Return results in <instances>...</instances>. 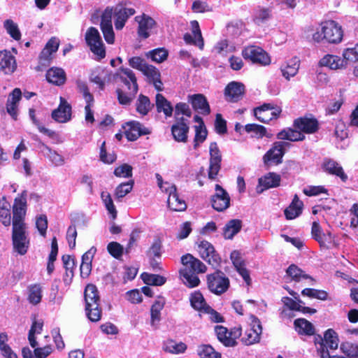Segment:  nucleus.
I'll return each mask as SVG.
<instances>
[{
	"mask_svg": "<svg viewBox=\"0 0 358 358\" xmlns=\"http://www.w3.org/2000/svg\"><path fill=\"white\" fill-rule=\"evenodd\" d=\"M244 91L245 87L242 83L233 81L225 87L224 94L227 99L236 102L243 96Z\"/></svg>",
	"mask_w": 358,
	"mask_h": 358,
	"instance_id": "obj_28",
	"label": "nucleus"
},
{
	"mask_svg": "<svg viewBox=\"0 0 358 358\" xmlns=\"http://www.w3.org/2000/svg\"><path fill=\"white\" fill-rule=\"evenodd\" d=\"M101 198L108 213L112 215L113 218L115 219L117 216V210L113 204L110 193L108 192H102L101 194Z\"/></svg>",
	"mask_w": 358,
	"mask_h": 358,
	"instance_id": "obj_57",
	"label": "nucleus"
},
{
	"mask_svg": "<svg viewBox=\"0 0 358 358\" xmlns=\"http://www.w3.org/2000/svg\"><path fill=\"white\" fill-rule=\"evenodd\" d=\"M101 30L105 41L108 44H113L115 41V34L112 24V10L106 8L101 15Z\"/></svg>",
	"mask_w": 358,
	"mask_h": 358,
	"instance_id": "obj_11",
	"label": "nucleus"
},
{
	"mask_svg": "<svg viewBox=\"0 0 358 358\" xmlns=\"http://www.w3.org/2000/svg\"><path fill=\"white\" fill-rule=\"evenodd\" d=\"M322 168L326 173L339 177L343 182L347 181L348 176L337 162L331 159H325L322 164Z\"/></svg>",
	"mask_w": 358,
	"mask_h": 358,
	"instance_id": "obj_27",
	"label": "nucleus"
},
{
	"mask_svg": "<svg viewBox=\"0 0 358 358\" xmlns=\"http://www.w3.org/2000/svg\"><path fill=\"white\" fill-rule=\"evenodd\" d=\"M128 129L125 131L127 138L130 141H136L141 135H146L150 133L149 129L145 127L137 121H131L127 123Z\"/></svg>",
	"mask_w": 358,
	"mask_h": 358,
	"instance_id": "obj_23",
	"label": "nucleus"
},
{
	"mask_svg": "<svg viewBox=\"0 0 358 358\" xmlns=\"http://www.w3.org/2000/svg\"><path fill=\"white\" fill-rule=\"evenodd\" d=\"M341 351L348 357H358V344L345 342L341 345Z\"/></svg>",
	"mask_w": 358,
	"mask_h": 358,
	"instance_id": "obj_59",
	"label": "nucleus"
},
{
	"mask_svg": "<svg viewBox=\"0 0 358 358\" xmlns=\"http://www.w3.org/2000/svg\"><path fill=\"white\" fill-rule=\"evenodd\" d=\"M96 249L92 248L82 256V262L80 264V275L82 278H87L90 274L92 270V261Z\"/></svg>",
	"mask_w": 358,
	"mask_h": 358,
	"instance_id": "obj_33",
	"label": "nucleus"
},
{
	"mask_svg": "<svg viewBox=\"0 0 358 358\" xmlns=\"http://www.w3.org/2000/svg\"><path fill=\"white\" fill-rule=\"evenodd\" d=\"M342 56L343 59L346 61L348 66L349 62H356L358 61V44H355L352 47L347 48L343 50Z\"/></svg>",
	"mask_w": 358,
	"mask_h": 358,
	"instance_id": "obj_52",
	"label": "nucleus"
},
{
	"mask_svg": "<svg viewBox=\"0 0 358 358\" xmlns=\"http://www.w3.org/2000/svg\"><path fill=\"white\" fill-rule=\"evenodd\" d=\"M107 250L109 254L115 259H120L124 252V248L117 242H110L107 245Z\"/></svg>",
	"mask_w": 358,
	"mask_h": 358,
	"instance_id": "obj_61",
	"label": "nucleus"
},
{
	"mask_svg": "<svg viewBox=\"0 0 358 358\" xmlns=\"http://www.w3.org/2000/svg\"><path fill=\"white\" fill-rule=\"evenodd\" d=\"M187 345L182 342H176L173 340H168L164 343L163 349L171 354H182L187 350Z\"/></svg>",
	"mask_w": 358,
	"mask_h": 358,
	"instance_id": "obj_40",
	"label": "nucleus"
},
{
	"mask_svg": "<svg viewBox=\"0 0 358 358\" xmlns=\"http://www.w3.org/2000/svg\"><path fill=\"white\" fill-rule=\"evenodd\" d=\"M85 39L90 50L99 59L105 57L106 50L104 44L96 28L94 27H90L85 33Z\"/></svg>",
	"mask_w": 358,
	"mask_h": 358,
	"instance_id": "obj_5",
	"label": "nucleus"
},
{
	"mask_svg": "<svg viewBox=\"0 0 358 358\" xmlns=\"http://www.w3.org/2000/svg\"><path fill=\"white\" fill-rule=\"evenodd\" d=\"M197 354L201 358H221V354L216 352L210 345H201L198 346Z\"/></svg>",
	"mask_w": 358,
	"mask_h": 358,
	"instance_id": "obj_47",
	"label": "nucleus"
},
{
	"mask_svg": "<svg viewBox=\"0 0 358 358\" xmlns=\"http://www.w3.org/2000/svg\"><path fill=\"white\" fill-rule=\"evenodd\" d=\"M155 105L158 113H163L166 117L172 116L173 108L171 103L162 94H156Z\"/></svg>",
	"mask_w": 358,
	"mask_h": 358,
	"instance_id": "obj_34",
	"label": "nucleus"
},
{
	"mask_svg": "<svg viewBox=\"0 0 358 358\" xmlns=\"http://www.w3.org/2000/svg\"><path fill=\"white\" fill-rule=\"evenodd\" d=\"M287 273L294 280L300 281L301 279H310L313 278L308 275L304 273L302 270L298 268L294 264H292L287 269Z\"/></svg>",
	"mask_w": 358,
	"mask_h": 358,
	"instance_id": "obj_56",
	"label": "nucleus"
},
{
	"mask_svg": "<svg viewBox=\"0 0 358 358\" xmlns=\"http://www.w3.org/2000/svg\"><path fill=\"white\" fill-rule=\"evenodd\" d=\"M280 176L273 172H270L258 180V185L256 187V192L262 194L264 190L278 187L280 182Z\"/></svg>",
	"mask_w": 358,
	"mask_h": 358,
	"instance_id": "obj_17",
	"label": "nucleus"
},
{
	"mask_svg": "<svg viewBox=\"0 0 358 358\" xmlns=\"http://www.w3.org/2000/svg\"><path fill=\"white\" fill-rule=\"evenodd\" d=\"M278 139L290 141H303L305 136L298 129L287 128L279 132L277 135Z\"/></svg>",
	"mask_w": 358,
	"mask_h": 358,
	"instance_id": "obj_38",
	"label": "nucleus"
},
{
	"mask_svg": "<svg viewBox=\"0 0 358 358\" xmlns=\"http://www.w3.org/2000/svg\"><path fill=\"white\" fill-rule=\"evenodd\" d=\"M296 331L301 335L313 336L315 335V327L313 324L303 318H299L294 320V322Z\"/></svg>",
	"mask_w": 358,
	"mask_h": 358,
	"instance_id": "obj_36",
	"label": "nucleus"
},
{
	"mask_svg": "<svg viewBox=\"0 0 358 358\" xmlns=\"http://www.w3.org/2000/svg\"><path fill=\"white\" fill-rule=\"evenodd\" d=\"M286 143L282 141L275 142L273 146L263 156V162L267 166L282 163L285 155L284 146Z\"/></svg>",
	"mask_w": 358,
	"mask_h": 358,
	"instance_id": "obj_9",
	"label": "nucleus"
},
{
	"mask_svg": "<svg viewBox=\"0 0 358 358\" xmlns=\"http://www.w3.org/2000/svg\"><path fill=\"white\" fill-rule=\"evenodd\" d=\"M84 294L86 315L88 319L92 322L99 321L101 317V310L96 287L92 284L87 285Z\"/></svg>",
	"mask_w": 358,
	"mask_h": 358,
	"instance_id": "obj_2",
	"label": "nucleus"
},
{
	"mask_svg": "<svg viewBox=\"0 0 358 358\" xmlns=\"http://www.w3.org/2000/svg\"><path fill=\"white\" fill-rule=\"evenodd\" d=\"M198 252L200 257L213 267L218 266L221 262V257L214 246L207 241H201L198 243Z\"/></svg>",
	"mask_w": 358,
	"mask_h": 358,
	"instance_id": "obj_7",
	"label": "nucleus"
},
{
	"mask_svg": "<svg viewBox=\"0 0 358 358\" xmlns=\"http://www.w3.org/2000/svg\"><path fill=\"white\" fill-rule=\"evenodd\" d=\"M262 334L254 329H247L241 338V341L246 345H250L258 343Z\"/></svg>",
	"mask_w": 358,
	"mask_h": 358,
	"instance_id": "obj_55",
	"label": "nucleus"
},
{
	"mask_svg": "<svg viewBox=\"0 0 358 358\" xmlns=\"http://www.w3.org/2000/svg\"><path fill=\"white\" fill-rule=\"evenodd\" d=\"M165 304V300L164 298H159L155 301L154 304L152 306L150 309L151 315V325L155 329L157 328L156 323L159 322L161 319V310L163 309Z\"/></svg>",
	"mask_w": 358,
	"mask_h": 358,
	"instance_id": "obj_39",
	"label": "nucleus"
},
{
	"mask_svg": "<svg viewBox=\"0 0 358 358\" xmlns=\"http://www.w3.org/2000/svg\"><path fill=\"white\" fill-rule=\"evenodd\" d=\"M242 227V222L240 220L234 219L229 221L224 227L223 235L226 239H231L238 234Z\"/></svg>",
	"mask_w": 358,
	"mask_h": 358,
	"instance_id": "obj_37",
	"label": "nucleus"
},
{
	"mask_svg": "<svg viewBox=\"0 0 358 358\" xmlns=\"http://www.w3.org/2000/svg\"><path fill=\"white\" fill-rule=\"evenodd\" d=\"M209 152L210 157L208 178L211 180H214L220 170L222 162L221 152L218 148L217 143L213 142L210 144Z\"/></svg>",
	"mask_w": 358,
	"mask_h": 358,
	"instance_id": "obj_12",
	"label": "nucleus"
},
{
	"mask_svg": "<svg viewBox=\"0 0 358 358\" xmlns=\"http://www.w3.org/2000/svg\"><path fill=\"white\" fill-rule=\"evenodd\" d=\"M271 17V8L259 7L255 11L254 20L257 24H261L266 22Z\"/></svg>",
	"mask_w": 358,
	"mask_h": 358,
	"instance_id": "obj_50",
	"label": "nucleus"
},
{
	"mask_svg": "<svg viewBox=\"0 0 358 358\" xmlns=\"http://www.w3.org/2000/svg\"><path fill=\"white\" fill-rule=\"evenodd\" d=\"M242 55L245 59H249L252 63L263 66L268 65L271 63L268 55L259 47H247L243 50Z\"/></svg>",
	"mask_w": 358,
	"mask_h": 358,
	"instance_id": "obj_10",
	"label": "nucleus"
},
{
	"mask_svg": "<svg viewBox=\"0 0 358 358\" xmlns=\"http://www.w3.org/2000/svg\"><path fill=\"white\" fill-rule=\"evenodd\" d=\"M107 8L112 10V16H115V27L117 30H121L129 17L136 13L134 8H127L123 3H118L114 7L108 6Z\"/></svg>",
	"mask_w": 358,
	"mask_h": 358,
	"instance_id": "obj_8",
	"label": "nucleus"
},
{
	"mask_svg": "<svg viewBox=\"0 0 358 358\" xmlns=\"http://www.w3.org/2000/svg\"><path fill=\"white\" fill-rule=\"evenodd\" d=\"M148 78L152 80H156L160 78V73L158 69L152 65L146 64L141 71Z\"/></svg>",
	"mask_w": 358,
	"mask_h": 358,
	"instance_id": "obj_63",
	"label": "nucleus"
},
{
	"mask_svg": "<svg viewBox=\"0 0 358 358\" xmlns=\"http://www.w3.org/2000/svg\"><path fill=\"white\" fill-rule=\"evenodd\" d=\"M206 280L208 289L216 295H220L226 292L229 287V279L220 270L208 274Z\"/></svg>",
	"mask_w": 358,
	"mask_h": 358,
	"instance_id": "obj_4",
	"label": "nucleus"
},
{
	"mask_svg": "<svg viewBox=\"0 0 358 358\" xmlns=\"http://www.w3.org/2000/svg\"><path fill=\"white\" fill-rule=\"evenodd\" d=\"M0 221L6 227L9 226L11 222L10 204L5 197L0 200Z\"/></svg>",
	"mask_w": 358,
	"mask_h": 358,
	"instance_id": "obj_42",
	"label": "nucleus"
},
{
	"mask_svg": "<svg viewBox=\"0 0 358 358\" xmlns=\"http://www.w3.org/2000/svg\"><path fill=\"white\" fill-rule=\"evenodd\" d=\"M141 278L145 284L153 286L163 285L166 281V278L162 275L148 273H142Z\"/></svg>",
	"mask_w": 358,
	"mask_h": 358,
	"instance_id": "obj_49",
	"label": "nucleus"
},
{
	"mask_svg": "<svg viewBox=\"0 0 358 358\" xmlns=\"http://www.w3.org/2000/svg\"><path fill=\"white\" fill-rule=\"evenodd\" d=\"M189 121L183 117H176V123L171 127L173 138L178 142L185 143L189 132Z\"/></svg>",
	"mask_w": 358,
	"mask_h": 358,
	"instance_id": "obj_15",
	"label": "nucleus"
},
{
	"mask_svg": "<svg viewBox=\"0 0 358 358\" xmlns=\"http://www.w3.org/2000/svg\"><path fill=\"white\" fill-rule=\"evenodd\" d=\"M180 275L183 283L189 287H196L200 283L197 273H191L187 269H180Z\"/></svg>",
	"mask_w": 358,
	"mask_h": 358,
	"instance_id": "obj_45",
	"label": "nucleus"
},
{
	"mask_svg": "<svg viewBox=\"0 0 358 358\" xmlns=\"http://www.w3.org/2000/svg\"><path fill=\"white\" fill-rule=\"evenodd\" d=\"M41 297V288L38 285H34L29 288V301L31 303H38Z\"/></svg>",
	"mask_w": 358,
	"mask_h": 358,
	"instance_id": "obj_62",
	"label": "nucleus"
},
{
	"mask_svg": "<svg viewBox=\"0 0 358 358\" xmlns=\"http://www.w3.org/2000/svg\"><path fill=\"white\" fill-rule=\"evenodd\" d=\"M299 68V61L297 59H293L289 61L285 65L281 66L282 76L289 80L291 77L294 76Z\"/></svg>",
	"mask_w": 358,
	"mask_h": 358,
	"instance_id": "obj_43",
	"label": "nucleus"
},
{
	"mask_svg": "<svg viewBox=\"0 0 358 358\" xmlns=\"http://www.w3.org/2000/svg\"><path fill=\"white\" fill-rule=\"evenodd\" d=\"M7 33L15 40L18 41L21 38V33L18 26L12 20H6L3 24Z\"/></svg>",
	"mask_w": 358,
	"mask_h": 358,
	"instance_id": "obj_54",
	"label": "nucleus"
},
{
	"mask_svg": "<svg viewBox=\"0 0 358 358\" xmlns=\"http://www.w3.org/2000/svg\"><path fill=\"white\" fill-rule=\"evenodd\" d=\"M192 306L197 310L208 312L210 307L208 306L204 300L203 295L200 292H194L190 297Z\"/></svg>",
	"mask_w": 358,
	"mask_h": 358,
	"instance_id": "obj_44",
	"label": "nucleus"
},
{
	"mask_svg": "<svg viewBox=\"0 0 358 358\" xmlns=\"http://www.w3.org/2000/svg\"><path fill=\"white\" fill-rule=\"evenodd\" d=\"M52 117L59 123H65L71 120V106L63 97H60V103L58 108L52 113Z\"/></svg>",
	"mask_w": 358,
	"mask_h": 358,
	"instance_id": "obj_18",
	"label": "nucleus"
},
{
	"mask_svg": "<svg viewBox=\"0 0 358 358\" xmlns=\"http://www.w3.org/2000/svg\"><path fill=\"white\" fill-rule=\"evenodd\" d=\"M135 20L138 24V34L139 37L144 39L148 38L150 35L151 29L155 24V20L145 14L135 17Z\"/></svg>",
	"mask_w": 358,
	"mask_h": 358,
	"instance_id": "obj_21",
	"label": "nucleus"
},
{
	"mask_svg": "<svg viewBox=\"0 0 358 358\" xmlns=\"http://www.w3.org/2000/svg\"><path fill=\"white\" fill-rule=\"evenodd\" d=\"M77 87L80 93L83 94V96L86 103H94V97L90 92L89 88L85 82L80 80L76 81Z\"/></svg>",
	"mask_w": 358,
	"mask_h": 358,
	"instance_id": "obj_60",
	"label": "nucleus"
},
{
	"mask_svg": "<svg viewBox=\"0 0 358 358\" xmlns=\"http://www.w3.org/2000/svg\"><path fill=\"white\" fill-rule=\"evenodd\" d=\"M27 192L23 191L22 194L14 200L13 206V226H26L24 217L27 212Z\"/></svg>",
	"mask_w": 358,
	"mask_h": 358,
	"instance_id": "obj_6",
	"label": "nucleus"
},
{
	"mask_svg": "<svg viewBox=\"0 0 358 358\" xmlns=\"http://www.w3.org/2000/svg\"><path fill=\"white\" fill-rule=\"evenodd\" d=\"M17 69L15 57L8 50L0 51V71L5 74H11Z\"/></svg>",
	"mask_w": 358,
	"mask_h": 358,
	"instance_id": "obj_20",
	"label": "nucleus"
},
{
	"mask_svg": "<svg viewBox=\"0 0 358 358\" xmlns=\"http://www.w3.org/2000/svg\"><path fill=\"white\" fill-rule=\"evenodd\" d=\"M39 149L43 156L49 159L55 166H62L64 164V159L62 156L56 151L52 150L48 145L40 143Z\"/></svg>",
	"mask_w": 358,
	"mask_h": 358,
	"instance_id": "obj_35",
	"label": "nucleus"
},
{
	"mask_svg": "<svg viewBox=\"0 0 358 358\" xmlns=\"http://www.w3.org/2000/svg\"><path fill=\"white\" fill-rule=\"evenodd\" d=\"M12 243L15 252L20 255L27 252L29 247V238L27 231V226H13Z\"/></svg>",
	"mask_w": 358,
	"mask_h": 358,
	"instance_id": "obj_3",
	"label": "nucleus"
},
{
	"mask_svg": "<svg viewBox=\"0 0 358 358\" xmlns=\"http://www.w3.org/2000/svg\"><path fill=\"white\" fill-rule=\"evenodd\" d=\"M120 80L127 86L128 90H132V94H136L138 90L135 73L128 68L120 69Z\"/></svg>",
	"mask_w": 358,
	"mask_h": 358,
	"instance_id": "obj_22",
	"label": "nucleus"
},
{
	"mask_svg": "<svg viewBox=\"0 0 358 358\" xmlns=\"http://www.w3.org/2000/svg\"><path fill=\"white\" fill-rule=\"evenodd\" d=\"M165 191L169 193L167 199L168 206L170 209L174 211H183L187 208L185 201L179 198L176 192V187L174 185H171Z\"/></svg>",
	"mask_w": 358,
	"mask_h": 358,
	"instance_id": "obj_19",
	"label": "nucleus"
},
{
	"mask_svg": "<svg viewBox=\"0 0 358 358\" xmlns=\"http://www.w3.org/2000/svg\"><path fill=\"white\" fill-rule=\"evenodd\" d=\"M149 56L156 62L161 63L166 59L168 51L164 48H157L149 52Z\"/></svg>",
	"mask_w": 358,
	"mask_h": 358,
	"instance_id": "obj_64",
	"label": "nucleus"
},
{
	"mask_svg": "<svg viewBox=\"0 0 358 358\" xmlns=\"http://www.w3.org/2000/svg\"><path fill=\"white\" fill-rule=\"evenodd\" d=\"M294 126L300 131L313 134L318 129V122L313 117H299L294 120Z\"/></svg>",
	"mask_w": 358,
	"mask_h": 358,
	"instance_id": "obj_26",
	"label": "nucleus"
},
{
	"mask_svg": "<svg viewBox=\"0 0 358 358\" xmlns=\"http://www.w3.org/2000/svg\"><path fill=\"white\" fill-rule=\"evenodd\" d=\"M280 113V108H275L271 103H264L254 110L255 117L263 123H268L270 120L277 118Z\"/></svg>",
	"mask_w": 358,
	"mask_h": 358,
	"instance_id": "obj_14",
	"label": "nucleus"
},
{
	"mask_svg": "<svg viewBox=\"0 0 358 358\" xmlns=\"http://www.w3.org/2000/svg\"><path fill=\"white\" fill-rule=\"evenodd\" d=\"M311 234L314 239H315L320 245H324L327 240L325 234L322 232L321 227L318 222H313L312 225Z\"/></svg>",
	"mask_w": 358,
	"mask_h": 358,
	"instance_id": "obj_58",
	"label": "nucleus"
},
{
	"mask_svg": "<svg viewBox=\"0 0 358 358\" xmlns=\"http://www.w3.org/2000/svg\"><path fill=\"white\" fill-rule=\"evenodd\" d=\"M43 323L41 320H37L36 318L34 319L31 329L28 334V340L30 345L32 348H36L38 345V343L36 340L35 334H39L43 330Z\"/></svg>",
	"mask_w": 358,
	"mask_h": 358,
	"instance_id": "obj_46",
	"label": "nucleus"
},
{
	"mask_svg": "<svg viewBox=\"0 0 358 358\" xmlns=\"http://www.w3.org/2000/svg\"><path fill=\"white\" fill-rule=\"evenodd\" d=\"M153 106L150 99L143 94H140L136 101V111L143 116L146 115L152 110Z\"/></svg>",
	"mask_w": 358,
	"mask_h": 358,
	"instance_id": "obj_41",
	"label": "nucleus"
},
{
	"mask_svg": "<svg viewBox=\"0 0 358 358\" xmlns=\"http://www.w3.org/2000/svg\"><path fill=\"white\" fill-rule=\"evenodd\" d=\"M181 262L184 266L182 269H187L191 273H204L207 271L206 266L191 254L182 256Z\"/></svg>",
	"mask_w": 358,
	"mask_h": 358,
	"instance_id": "obj_16",
	"label": "nucleus"
},
{
	"mask_svg": "<svg viewBox=\"0 0 358 358\" xmlns=\"http://www.w3.org/2000/svg\"><path fill=\"white\" fill-rule=\"evenodd\" d=\"M341 27L334 20L325 21L321 24V29L313 35L317 43L325 41L329 43H339L343 38Z\"/></svg>",
	"mask_w": 358,
	"mask_h": 358,
	"instance_id": "obj_1",
	"label": "nucleus"
},
{
	"mask_svg": "<svg viewBox=\"0 0 358 358\" xmlns=\"http://www.w3.org/2000/svg\"><path fill=\"white\" fill-rule=\"evenodd\" d=\"M320 66H326L331 70H342L347 69L346 61L338 55L327 54L319 62Z\"/></svg>",
	"mask_w": 358,
	"mask_h": 358,
	"instance_id": "obj_24",
	"label": "nucleus"
},
{
	"mask_svg": "<svg viewBox=\"0 0 358 358\" xmlns=\"http://www.w3.org/2000/svg\"><path fill=\"white\" fill-rule=\"evenodd\" d=\"M230 259L235 266L236 271L243 277L244 280L248 284L250 280L248 270L245 267V263L240 256L239 252L234 250L231 253Z\"/></svg>",
	"mask_w": 358,
	"mask_h": 358,
	"instance_id": "obj_31",
	"label": "nucleus"
},
{
	"mask_svg": "<svg viewBox=\"0 0 358 358\" xmlns=\"http://www.w3.org/2000/svg\"><path fill=\"white\" fill-rule=\"evenodd\" d=\"M215 193L211 197L212 206L215 210L221 212L229 207L230 197L220 185H215Z\"/></svg>",
	"mask_w": 358,
	"mask_h": 358,
	"instance_id": "obj_13",
	"label": "nucleus"
},
{
	"mask_svg": "<svg viewBox=\"0 0 358 358\" xmlns=\"http://www.w3.org/2000/svg\"><path fill=\"white\" fill-rule=\"evenodd\" d=\"M245 130L247 133H253L254 137L261 138L264 136L270 138L271 134H267L266 129L262 125L257 124H248L245 126Z\"/></svg>",
	"mask_w": 358,
	"mask_h": 358,
	"instance_id": "obj_48",
	"label": "nucleus"
},
{
	"mask_svg": "<svg viewBox=\"0 0 358 358\" xmlns=\"http://www.w3.org/2000/svg\"><path fill=\"white\" fill-rule=\"evenodd\" d=\"M134 183V180H129L120 184L115 190V199L120 200L129 194L132 190Z\"/></svg>",
	"mask_w": 358,
	"mask_h": 358,
	"instance_id": "obj_53",
	"label": "nucleus"
},
{
	"mask_svg": "<svg viewBox=\"0 0 358 358\" xmlns=\"http://www.w3.org/2000/svg\"><path fill=\"white\" fill-rule=\"evenodd\" d=\"M22 96V93L20 89L15 88L13 90L11 94H10L7 103H6V110L8 113L14 119H17V104L18 101L20 100Z\"/></svg>",
	"mask_w": 358,
	"mask_h": 358,
	"instance_id": "obj_30",
	"label": "nucleus"
},
{
	"mask_svg": "<svg viewBox=\"0 0 358 358\" xmlns=\"http://www.w3.org/2000/svg\"><path fill=\"white\" fill-rule=\"evenodd\" d=\"M195 136L194 138V148L197 149L201 143L206 139L208 131L206 126L195 125Z\"/></svg>",
	"mask_w": 358,
	"mask_h": 358,
	"instance_id": "obj_51",
	"label": "nucleus"
},
{
	"mask_svg": "<svg viewBox=\"0 0 358 358\" xmlns=\"http://www.w3.org/2000/svg\"><path fill=\"white\" fill-rule=\"evenodd\" d=\"M303 202L295 194L290 205L285 210L284 213L287 220H293L302 213Z\"/></svg>",
	"mask_w": 358,
	"mask_h": 358,
	"instance_id": "obj_32",
	"label": "nucleus"
},
{
	"mask_svg": "<svg viewBox=\"0 0 358 358\" xmlns=\"http://www.w3.org/2000/svg\"><path fill=\"white\" fill-rule=\"evenodd\" d=\"M46 79L49 83L60 86L66 80V73L62 68L52 67L46 73Z\"/></svg>",
	"mask_w": 358,
	"mask_h": 358,
	"instance_id": "obj_29",
	"label": "nucleus"
},
{
	"mask_svg": "<svg viewBox=\"0 0 358 358\" xmlns=\"http://www.w3.org/2000/svg\"><path fill=\"white\" fill-rule=\"evenodd\" d=\"M188 101L191 103L192 108L201 115H208L210 113V106L206 98L201 94H196L188 96Z\"/></svg>",
	"mask_w": 358,
	"mask_h": 358,
	"instance_id": "obj_25",
	"label": "nucleus"
}]
</instances>
